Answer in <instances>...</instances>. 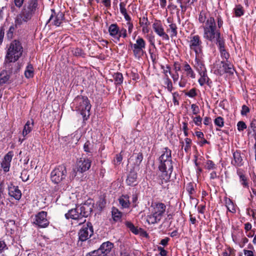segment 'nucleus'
Returning a JSON list of instances; mask_svg holds the SVG:
<instances>
[{
    "label": "nucleus",
    "mask_w": 256,
    "mask_h": 256,
    "mask_svg": "<svg viewBox=\"0 0 256 256\" xmlns=\"http://www.w3.org/2000/svg\"><path fill=\"white\" fill-rule=\"evenodd\" d=\"M22 52L23 48L21 42L18 40L12 41L8 47L4 58L5 68L12 70V66L16 65V62L21 57Z\"/></svg>",
    "instance_id": "1"
},
{
    "label": "nucleus",
    "mask_w": 256,
    "mask_h": 256,
    "mask_svg": "<svg viewBox=\"0 0 256 256\" xmlns=\"http://www.w3.org/2000/svg\"><path fill=\"white\" fill-rule=\"evenodd\" d=\"M158 160V169L161 172V174L159 176L162 180L166 182L170 178L173 171L172 150L167 147L164 148L162 154L159 157Z\"/></svg>",
    "instance_id": "2"
},
{
    "label": "nucleus",
    "mask_w": 256,
    "mask_h": 256,
    "mask_svg": "<svg viewBox=\"0 0 256 256\" xmlns=\"http://www.w3.org/2000/svg\"><path fill=\"white\" fill-rule=\"evenodd\" d=\"M198 21L203 24V36L206 40H212L214 38V36L220 32V30L217 29L214 18L208 16L205 12H200L198 16Z\"/></svg>",
    "instance_id": "3"
},
{
    "label": "nucleus",
    "mask_w": 256,
    "mask_h": 256,
    "mask_svg": "<svg viewBox=\"0 0 256 256\" xmlns=\"http://www.w3.org/2000/svg\"><path fill=\"white\" fill-rule=\"evenodd\" d=\"M166 208L164 203L152 202L149 208L150 212L146 216V222L151 224L160 222L165 214Z\"/></svg>",
    "instance_id": "4"
},
{
    "label": "nucleus",
    "mask_w": 256,
    "mask_h": 256,
    "mask_svg": "<svg viewBox=\"0 0 256 256\" xmlns=\"http://www.w3.org/2000/svg\"><path fill=\"white\" fill-rule=\"evenodd\" d=\"M72 104L76 110L80 112L84 120L88 118L90 116L91 104L87 96H78L74 100Z\"/></svg>",
    "instance_id": "5"
},
{
    "label": "nucleus",
    "mask_w": 256,
    "mask_h": 256,
    "mask_svg": "<svg viewBox=\"0 0 256 256\" xmlns=\"http://www.w3.org/2000/svg\"><path fill=\"white\" fill-rule=\"evenodd\" d=\"M67 174L66 167L64 165H60L50 172V180L54 184H60L64 182Z\"/></svg>",
    "instance_id": "6"
},
{
    "label": "nucleus",
    "mask_w": 256,
    "mask_h": 256,
    "mask_svg": "<svg viewBox=\"0 0 256 256\" xmlns=\"http://www.w3.org/2000/svg\"><path fill=\"white\" fill-rule=\"evenodd\" d=\"M129 46L132 50L134 58L140 60L144 54L146 47V42L142 38L138 36L135 43L130 42Z\"/></svg>",
    "instance_id": "7"
},
{
    "label": "nucleus",
    "mask_w": 256,
    "mask_h": 256,
    "mask_svg": "<svg viewBox=\"0 0 256 256\" xmlns=\"http://www.w3.org/2000/svg\"><path fill=\"white\" fill-rule=\"evenodd\" d=\"M208 40L211 42H215L216 43L220 50L222 58L228 60L230 55L225 49V41L220 32L214 36V38L212 40Z\"/></svg>",
    "instance_id": "8"
},
{
    "label": "nucleus",
    "mask_w": 256,
    "mask_h": 256,
    "mask_svg": "<svg viewBox=\"0 0 256 256\" xmlns=\"http://www.w3.org/2000/svg\"><path fill=\"white\" fill-rule=\"evenodd\" d=\"M48 213L40 211L32 218V224L40 228H45L48 226L50 222L47 217Z\"/></svg>",
    "instance_id": "9"
},
{
    "label": "nucleus",
    "mask_w": 256,
    "mask_h": 256,
    "mask_svg": "<svg viewBox=\"0 0 256 256\" xmlns=\"http://www.w3.org/2000/svg\"><path fill=\"white\" fill-rule=\"evenodd\" d=\"M93 206L90 204L84 203L77 206V210L79 211L82 221L80 222L78 224H81L84 223L88 217L92 210Z\"/></svg>",
    "instance_id": "10"
},
{
    "label": "nucleus",
    "mask_w": 256,
    "mask_h": 256,
    "mask_svg": "<svg viewBox=\"0 0 256 256\" xmlns=\"http://www.w3.org/2000/svg\"><path fill=\"white\" fill-rule=\"evenodd\" d=\"M94 233L93 227L90 222H87L80 230L78 236L80 240L84 242L90 238Z\"/></svg>",
    "instance_id": "11"
},
{
    "label": "nucleus",
    "mask_w": 256,
    "mask_h": 256,
    "mask_svg": "<svg viewBox=\"0 0 256 256\" xmlns=\"http://www.w3.org/2000/svg\"><path fill=\"white\" fill-rule=\"evenodd\" d=\"M189 46L190 50H193L196 54L202 51V42L198 35L190 36V38Z\"/></svg>",
    "instance_id": "12"
},
{
    "label": "nucleus",
    "mask_w": 256,
    "mask_h": 256,
    "mask_svg": "<svg viewBox=\"0 0 256 256\" xmlns=\"http://www.w3.org/2000/svg\"><path fill=\"white\" fill-rule=\"evenodd\" d=\"M91 163V158H81L76 163V170L79 172L82 173L90 168Z\"/></svg>",
    "instance_id": "13"
},
{
    "label": "nucleus",
    "mask_w": 256,
    "mask_h": 256,
    "mask_svg": "<svg viewBox=\"0 0 256 256\" xmlns=\"http://www.w3.org/2000/svg\"><path fill=\"white\" fill-rule=\"evenodd\" d=\"M51 12L52 14L48 20V22L52 21V24L56 26H60L64 20V14L61 12L56 14L54 9H52Z\"/></svg>",
    "instance_id": "14"
},
{
    "label": "nucleus",
    "mask_w": 256,
    "mask_h": 256,
    "mask_svg": "<svg viewBox=\"0 0 256 256\" xmlns=\"http://www.w3.org/2000/svg\"><path fill=\"white\" fill-rule=\"evenodd\" d=\"M152 28L155 32L162 37V40H169V36L164 32V28L160 21H156L152 24Z\"/></svg>",
    "instance_id": "15"
},
{
    "label": "nucleus",
    "mask_w": 256,
    "mask_h": 256,
    "mask_svg": "<svg viewBox=\"0 0 256 256\" xmlns=\"http://www.w3.org/2000/svg\"><path fill=\"white\" fill-rule=\"evenodd\" d=\"M221 64H222V69L218 70L217 74L220 75H222L225 73H228L230 74H234V69L233 65L228 62V60L222 61Z\"/></svg>",
    "instance_id": "16"
},
{
    "label": "nucleus",
    "mask_w": 256,
    "mask_h": 256,
    "mask_svg": "<svg viewBox=\"0 0 256 256\" xmlns=\"http://www.w3.org/2000/svg\"><path fill=\"white\" fill-rule=\"evenodd\" d=\"M14 156V152L12 151L8 152L4 156L1 163L2 168L4 172H6L9 171L10 166V162L12 157Z\"/></svg>",
    "instance_id": "17"
},
{
    "label": "nucleus",
    "mask_w": 256,
    "mask_h": 256,
    "mask_svg": "<svg viewBox=\"0 0 256 256\" xmlns=\"http://www.w3.org/2000/svg\"><path fill=\"white\" fill-rule=\"evenodd\" d=\"M8 194L16 200H19L22 196L20 190L18 186H14L12 182L8 184Z\"/></svg>",
    "instance_id": "18"
},
{
    "label": "nucleus",
    "mask_w": 256,
    "mask_h": 256,
    "mask_svg": "<svg viewBox=\"0 0 256 256\" xmlns=\"http://www.w3.org/2000/svg\"><path fill=\"white\" fill-rule=\"evenodd\" d=\"M120 28L116 24H112L108 28V32L110 36L115 39L116 42H119L118 34Z\"/></svg>",
    "instance_id": "19"
},
{
    "label": "nucleus",
    "mask_w": 256,
    "mask_h": 256,
    "mask_svg": "<svg viewBox=\"0 0 256 256\" xmlns=\"http://www.w3.org/2000/svg\"><path fill=\"white\" fill-rule=\"evenodd\" d=\"M12 68H14V66H12ZM6 70H3L0 73V86L8 82L10 74L13 71V68H12V70L8 69Z\"/></svg>",
    "instance_id": "20"
},
{
    "label": "nucleus",
    "mask_w": 256,
    "mask_h": 256,
    "mask_svg": "<svg viewBox=\"0 0 256 256\" xmlns=\"http://www.w3.org/2000/svg\"><path fill=\"white\" fill-rule=\"evenodd\" d=\"M232 156L233 158L231 162L232 165L236 167L241 166L243 165V160L240 150L234 152L232 154Z\"/></svg>",
    "instance_id": "21"
},
{
    "label": "nucleus",
    "mask_w": 256,
    "mask_h": 256,
    "mask_svg": "<svg viewBox=\"0 0 256 256\" xmlns=\"http://www.w3.org/2000/svg\"><path fill=\"white\" fill-rule=\"evenodd\" d=\"M137 172L134 170H131L128 175L126 182L128 186H134L137 182Z\"/></svg>",
    "instance_id": "22"
},
{
    "label": "nucleus",
    "mask_w": 256,
    "mask_h": 256,
    "mask_svg": "<svg viewBox=\"0 0 256 256\" xmlns=\"http://www.w3.org/2000/svg\"><path fill=\"white\" fill-rule=\"evenodd\" d=\"M33 127V120H28L24 124L22 132V135L24 137V138H23L22 140L20 138L19 141L22 142L26 139V136L32 131Z\"/></svg>",
    "instance_id": "23"
},
{
    "label": "nucleus",
    "mask_w": 256,
    "mask_h": 256,
    "mask_svg": "<svg viewBox=\"0 0 256 256\" xmlns=\"http://www.w3.org/2000/svg\"><path fill=\"white\" fill-rule=\"evenodd\" d=\"M65 217L66 219L72 218L73 220H77L78 222L82 221L79 211L77 210V206L75 208L69 210L68 212L65 214Z\"/></svg>",
    "instance_id": "24"
},
{
    "label": "nucleus",
    "mask_w": 256,
    "mask_h": 256,
    "mask_svg": "<svg viewBox=\"0 0 256 256\" xmlns=\"http://www.w3.org/2000/svg\"><path fill=\"white\" fill-rule=\"evenodd\" d=\"M194 67L198 72V74H202V72H206V68L204 62L201 59L198 58L196 56L194 60Z\"/></svg>",
    "instance_id": "25"
},
{
    "label": "nucleus",
    "mask_w": 256,
    "mask_h": 256,
    "mask_svg": "<svg viewBox=\"0 0 256 256\" xmlns=\"http://www.w3.org/2000/svg\"><path fill=\"white\" fill-rule=\"evenodd\" d=\"M114 247V244L109 242H103L99 248L101 250V254H102L104 256H107L111 251L112 248Z\"/></svg>",
    "instance_id": "26"
},
{
    "label": "nucleus",
    "mask_w": 256,
    "mask_h": 256,
    "mask_svg": "<svg viewBox=\"0 0 256 256\" xmlns=\"http://www.w3.org/2000/svg\"><path fill=\"white\" fill-rule=\"evenodd\" d=\"M24 7L35 14L38 8V0H29L28 3L24 6Z\"/></svg>",
    "instance_id": "27"
},
{
    "label": "nucleus",
    "mask_w": 256,
    "mask_h": 256,
    "mask_svg": "<svg viewBox=\"0 0 256 256\" xmlns=\"http://www.w3.org/2000/svg\"><path fill=\"white\" fill-rule=\"evenodd\" d=\"M200 77L198 80V82L200 86H203L204 84H207L208 86H210L212 83L210 78L208 77L206 72H204L202 74H199Z\"/></svg>",
    "instance_id": "28"
},
{
    "label": "nucleus",
    "mask_w": 256,
    "mask_h": 256,
    "mask_svg": "<svg viewBox=\"0 0 256 256\" xmlns=\"http://www.w3.org/2000/svg\"><path fill=\"white\" fill-rule=\"evenodd\" d=\"M237 174L239 176L240 184L243 187L248 188L249 187L248 178L244 174L242 171L240 169L238 170Z\"/></svg>",
    "instance_id": "29"
},
{
    "label": "nucleus",
    "mask_w": 256,
    "mask_h": 256,
    "mask_svg": "<svg viewBox=\"0 0 256 256\" xmlns=\"http://www.w3.org/2000/svg\"><path fill=\"white\" fill-rule=\"evenodd\" d=\"M184 70L186 73V76L192 78H196V74L191 68L190 66L187 62H185L184 64Z\"/></svg>",
    "instance_id": "30"
},
{
    "label": "nucleus",
    "mask_w": 256,
    "mask_h": 256,
    "mask_svg": "<svg viewBox=\"0 0 256 256\" xmlns=\"http://www.w3.org/2000/svg\"><path fill=\"white\" fill-rule=\"evenodd\" d=\"M129 196L127 194L122 195L118 199L119 203L122 208H128L130 206V202Z\"/></svg>",
    "instance_id": "31"
},
{
    "label": "nucleus",
    "mask_w": 256,
    "mask_h": 256,
    "mask_svg": "<svg viewBox=\"0 0 256 256\" xmlns=\"http://www.w3.org/2000/svg\"><path fill=\"white\" fill-rule=\"evenodd\" d=\"M180 143L182 145V148L184 147L186 152L188 153L190 151L192 142L190 138H186L184 140V141L181 142Z\"/></svg>",
    "instance_id": "32"
},
{
    "label": "nucleus",
    "mask_w": 256,
    "mask_h": 256,
    "mask_svg": "<svg viewBox=\"0 0 256 256\" xmlns=\"http://www.w3.org/2000/svg\"><path fill=\"white\" fill-rule=\"evenodd\" d=\"M112 77L116 86L122 84L124 78L122 74L120 72L114 73L112 75Z\"/></svg>",
    "instance_id": "33"
},
{
    "label": "nucleus",
    "mask_w": 256,
    "mask_h": 256,
    "mask_svg": "<svg viewBox=\"0 0 256 256\" xmlns=\"http://www.w3.org/2000/svg\"><path fill=\"white\" fill-rule=\"evenodd\" d=\"M225 204L228 209V210L232 213L236 212V210L235 208V206L230 198H226L225 199Z\"/></svg>",
    "instance_id": "34"
},
{
    "label": "nucleus",
    "mask_w": 256,
    "mask_h": 256,
    "mask_svg": "<svg viewBox=\"0 0 256 256\" xmlns=\"http://www.w3.org/2000/svg\"><path fill=\"white\" fill-rule=\"evenodd\" d=\"M126 227L129 228V230L134 234H138L140 231L142 230V229L141 228H138L137 227H136L133 224H132L130 222H126Z\"/></svg>",
    "instance_id": "35"
},
{
    "label": "nucleus",
    "mask_w": 256,
    "mask_h": 256,
    "mask_svg": "<svg viewBox=\"0 0 256 256\" xmlns=\"http://www.w3.org/2000/svg\"><path fill=\"white\" fill-rule=\"evenodd\" d=\"M20 14L22 15L24 18L28 22L32 18L34 14L24 6Z\"/></svg>",
    "instance_id": "36"
},
{
    "label": "nucleus",
    "mask_w": 256,
    "mask_h": 256,
    "mask_svg": "<svg viewBox=\"0 0 256 256\" xmlns=\"http://www.w3.org/2000/svg\"><path fill=\"white\" fill-rule=\"evenodd\" d=\"M112 214L113 220L116 222L120 220L122 216V213L116 208H112Z\"/></svg>",
    "instance_id": "37"
},
{
    "label": "nucleus",
    "mask_w": 256,
    "mask_h": 256,
    "mask_svg": "<svg viewBox=\"0 0 256 256\" xmlns=\"http://www.w3.org/2000/svg\"><path fill=\"white\" fill-rule=\"evenodd\" d=\"M196 186V184L192 182H189L186 184V190L188 193L190 198H192V196H194L196 194V190L194 187Z\"/></svg>",
    "instance_id": "38"
},
{
    "label": "nucleus",
    "mask_w": 256,
    "mask_h": 256,
    "mask_svg": "<svg viewBox=\"0 0 256 256\" xmlns=\"http://www.w3.org/2000/svg\"><path fill=\"white\" fill-rule=\"evenodd\" d=\"M34 68L32 64H28L24 72L25 76L28 78H31L34 76Z\"/></svg>",
    "instance_id": "39"
},
{
    "label": "nucleus",
    "mask_w": 256,
    "mask_h": 256,
    "mask_svg": "<svg viewBox=\"0 0 256 256\" xmlns=\"http://www.w3.org/2000/svg\"><path fill=\"white\" fill-rule=\"evenodd\" d=\"M28 21L24 18L22 15L20 14H18L14 20V26L16 27H18L21 26L23 22H26Z\"/></svg>",
    "instance_id": "40"
},
{
    "label": "nucleus",
    "mask_w": 256,
    "mask_h": 256,
    "mask_svg": "<svg viewBox=\"0 0 256 256\" xmlns=\"http://www.w3.org/2000/svg\"><path fill=\"white\" fill-rule=\"evenodd\" d=\"M164 80L166 88L169 92H171L173 90L172 84L171 80L168 76H166V78H164Z\"/></svg>",
    "instance_id": "41"
},
{
    "label": "nucleus",
    "mask_w": 256,
    "mask_h": 256,
    "mask_svg": "<svg viewBox=\"0 0 256 256\" xmlns=\"http://www.w3.org/2000/svg\"><path fill=\"white\" fill-rule=\"evenodd\" d=\"M248 133H252L253 136H256V120L254 119L252 120Z\"/></svg>",
    "instance_id": "42"
},
{
    "label": "nucleus",
    "mask_w": 256,
    "mask_h": 256,
    "mask_svg": "<svg viewBox=\"0 0 256 256\" xmlns=\"http://www.w3.org/2000/svg\"><path fill=\"white\" fill-rule=\"evenodd\" d=\"M190 0H176L178 4H180V7L182 11H185L186 9V4L190 2Z\"/></svg>",
    "instance_id": "43"
},
{
    "label": "nucleus",
    "mask_w": 256,
    "mask_h": 256,
    "mask_svg": "<svg viewBox=\"0 0 256 256\" xmlns=\"http://www.w3.org/2000/svg\"><path fill=\"white\" fill-rule=\"evenodd\" d=\"M170 30L171 31V37L176 36L177 35V26L176 24L171 23L169 25Z\"/></svg>",
    "instance_id": "44"
},
{
    "label": "nucleus",
    "mask_w": 256,
    "mask_h": 256,
    "mask_svg": "<svg viewBox=\"0 0 256 256\" xmlns=\"http://www.w3.org/2000/svg\"><path fill=\"white\" fill-rule=\"evenodd\" d=\"M216 164L211 160H208L206 162V168L208 170H214L216 169Z\"/></svg>",
    "instance_id": "45"
},
{
    "label": "nucleus",
    "mask_w": 256,
    "mask_h": 256,
    "mask_svg": "<svg viewBox=\"0 0 256 256\" xmlns=\"http://www.w3.org/2000/svg\"><path fill=\"white\" fill-rule=\"evenodd\" d=\"M214 124L216 126L220 128L222 127L224 124V118L221 116L217 117L214 120Z\"/></svg>",
    "instance_id": "46"
},
{
    "label": "nucleus",
    "mask_w": 256,
    "mask_h": 256,
    "mask_svg": "<svg viewBox=\"0 0 256 256\" xmlns=\"http://www.w3.org/2000/svg\"><path fill=\"white\" fill-rule=\"evenodd\" d=\"M16 28L17 27H16L15 26H14V25H12L10 27L7 33H6V36L8 37V38L11 39L12 38L14 32L15 31Z\"/></svg>",
    "instance_id": "47"
},
{
    "label": "nucleus",
    "mask_w": 256,
    "mask_h": 256,
    "mask_svg": "<svg viewBox=\"0 0 256 256\" xmlns=\"http://www.w3.org/2000/svg\"><path fill=\"white\" fill-rule=\"evenodd\" d=\"M92 145L89 141L86 142L84 145V150L86 152L91 153L92 152Z\"/></svg>",
    "instance_id": "48"
},
{
    "label": "nucleus",
    "mask_w": 256,
    "mask_h": 256,
    "mask_svg": "<svg viewBox=\"0 0 256 256\" xmlns=\"http://www.w3.org/2000/svg\"><path fill=\"white\" fill-rule=\"evenodd\" d=\"M222 256H235L234 250L230 248H228L222 252Z\"/></svg>",
    "instance_id": "49"
},
{
    "label": "nucleus",
    "mask_w": 256,
    "mask_h": 256,
    "mask_svg": "<svg viewBox=\"0 0 256 256\" xmlns=\"http://www.w3.org/2000/svg\"><path fill=\"white\" fill-rule=\"evenodd\" d=\"M119 30L118 38L120 41V38H126L128 36V33L127 30L124 28H120Z\"/></svg>",
    "instance_id": "50"
},
{
    "label": "nucleus",
    "mask_w": 256,
    "mask_h": 256,
    "mask_svg": "<svg viewBox=\"0 0 256 256\" xmlns=\"http://www.w3.org/2000/svg\"><path fill=\"white\" fill-rule=\"evenodd\" d=\"M86 256H104L102 254H101V250L100 248L96 250H94L88 253Z\"/></svg>",
    "instance_id": "51"
},
{
    "label": "nucleus",
    "mask_w": 256,
    "mask_h": 256,
    "mask_svg": "<svg viewBox=\"0 0 256 256\" xmlns=\"http://www.w3.org/2000/svg\"><path fill=\"white\" fill-rule=\"evenodd\" d=\"M193 122L197 126H200L202 124V118L200 116H198L196 117L192 116Z\"/></svg>",
    "instance_id": "52"
},
{
    "label": "nucleus",
    "mask_w": 256,
    "mask_h": 256,
    "mask_svg": "<svg viewBox=\"0 0 256 256\" xmlns=\"http://www.w3.org/2000/svg\"><path fill=\"white\" fill-rule=\"evenodd\" d=\"M238 130L239 132H242L246 128V125L243 121H240L237 124Z\"/></svg>",
    "instance_id": "53"
},
{
    "label": "nucleus",
    "mask_w": 256,
    "mask_h": 256,
    "mask_svg": "<svg viewBox=\"0 0 256 256\" xmlns=\"http://www.w3.org/2000/svg\"><path fill=\"white\" fill-rule=\"evenodd\" d=\"M216 20L217 22L218 27L220 29L222 26L224 24L222 18L220 15L218 14L216 16Z\"/></svg>",
    "instance_id": "54"
},
{
    "label": "nucleus",
    "mask_w": 256,
    "mask_h": 256,
    "mask_svg": "<svg viewBox=\"0 0 256 256\" xmlns=\"http://www.w3.org/2000/svg\"><path fill=\"white\" fill-rule=\"evenodd\" d=\"M73 54L74 56H83L84 55V53L82 52V50L80 48H76L73 50Z\"/></svg>",
    "instance_id": "55"
},
{
    "label": "nucleus",
    "mask_w": 256,
    "mask_h": 256,
    "mask_svg": "<svg viewBox=\"0 0 256 256\" xmlns=\"http://www.w3.org/2000/svg\"><path fill=\"white\" fill-rule=\"evenodd\" d=\"M187 84V80L184 76H182L178 85L180 88H184Z\"/></svg>",
    "instance_id": "56"
},
{
    "label": "nucleus",
    "mask_w": 256,
    "mask_h": 256,
    "mask_svg": "<svg viewBox=\"0 0 256 256\" xmlns=\"http://www.w3.org/2000/svg\"><path fill=\"white\" fill-rule=\"evenodd\" d=\"M235 14L236 16L240 17L244 14V11L242 7H236L234 9Z\"/></svg>",
    "instance_id": "57"
},
{
    "label": "nucleus",
    "mask_w": 256,
    "mask_h": 256,
    "mask_svg": "<svg viewBox=\"0 0 256 256\" xmlns=\"http://www.w3.org/2000/svg\"><path fill=\"white\" fill-rule=\"evenodd\" d=\"M122 160V156L121 154V153L120 154H116L115 158L114 159V164H120Z\"/></svg>",
    "instance_id": "58"
},
{
    "label": "nucleus",
    "mask_w": 256,
    "mask_h": 256,
    "mask_svg": "<svg viewBox=\"0 0 256 256\" xmlns=\"http://www.w3.org/2000/svg\"><path fill=\"white\" fill-rule=\"evenodd\" d=\"M191 108L192 110L193 114L196 115L200 112L199 108L196 104H192L191 105Z\"/></svg>",
    "instance_id": "59"
},
{
    "label": "nucleus",
    "mask_w": 256,
    "mask_h": 256,
    "mask_svg": "<svg viewBox=\"0 0 256 256\" xmlns=\"http://www.w3.org/2000/svg\"><path fill=\"white\" fill-rule=\"evenodd\" d=\"M8 249V248L6 242L4 240H0V254Z\"/></svg>",
    "instance_id": "60"
},
{
    "label": "nucleus",
    "mask_w": 256,
    "mask_h": 256,
    "mask_svg": "<svg viewBox=\"0 0 256 256\" xmlns=\"http://www.w3.org/2000/svg\"><path fill=\"white\" fill-rule=\"evenodd\" d=\"M120 10L121 14L124 15L127 13L126 10L125 8V4L124 2H120Z\"/></svg>",
    "instance_id": "61"
},
{
    "label": "nucleus",
    "mask_w": 256,
    "mask_h": 256,
    "mask_svg": "<svg viewBox=\"0 0 256 256\" xmlns=\"http://www.w3.org/2000/svg\"><path fill=\"white\" fill-rule=\"evenodd\" d=\"M186 94L190 98H194L196 96V90L194 88H192Z\"/></svg>",
    "instance_id": "62"
},
{
    "label": "nucleus",
    "mask_w": 256,
    "mask_h": 256,
    "mask_svg": "<svg viewBox=\"0 0 256 256\" xmlns=\"http://www.w3.org/2000/svg\"><path fill=\"white\" fill-rule=\"evenodd\" d=\"M143 159V156L142 154V153H138L137 154L136 158V163L137 165L139 166L140 164L141 163Z\"/></svg>",
    "instance_id": "63"
},
{
    "label": "nucleus",
    "mask_w": 256,
    "mask_h": 256,
    "mask_svg": "<svg viewBox=\"0 0 256 256\" xmlns=\"http://www.w3.org/2000/svg\"><path fill=\"white\" fill-rule=\"evenodd\" d=\"M243 252L244 256H254V250L244 249Z\"/></svg>",
    "instance_id": "64"
}]
</instances>
